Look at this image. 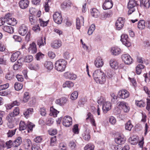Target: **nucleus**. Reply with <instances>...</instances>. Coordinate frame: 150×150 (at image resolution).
I'll list each match as a JSON object with an SVG mask.
<instances>
[{"label": "nucleus", "instance_id": "1", "mask_svg": "<svg viewBox=\"0 0 150 150\" xmlns=\"http://www.w3.org/2000/svg\"><path fill=\"white\" fill-rule=\"evenodd\" d=\"M93 76L97 83L103 84L106 81V77L104 73L100 70H97L93 73Z\"/></svg>", "mask_w": 150, "mask_h": 150}, {"label": "nucleus", "instance_id": "2", "mask_svg": "<svg viewBox=\"0 0 150 150\" xmlns=\"http://www.w3.org/2000/svg\"><path fill=\"white\" fill-rule=\"evenodd\" d=\"M66 62L64 59H60L57 61L55 64V69L59 71H64L66 68Z\"/></svg>", "mask_w": 150, "mask_h": 150}, {"label": "nucleus", "instance_id": "3", "mask_svg": "<svg viewBox=\"0 0 150 150\" xmlns=\"http://www.w3.org/2000/svg\"><path fill=\"white\" fill-rule=\"evenodd\" d=\"M137 3L135 0H130L128 3L127 7L129 9L128 14H131L134 12L136 8Z\"/></svg>", "mask_w": 150, "mask_h": 150}, {"label": "nucleus", "instance_id": "4", "mask_svg": "<svg viewBox=\"0 0 150 150\" xmlns=\"http://www.w3.org/2000/svg\"><path fill=\"white\" fill-rule=\"evenodd\" d=\"M125 18H124L119 17L115 23V26L117 30H120L122 28L125 22Z\"/></svg>", "mask_w": 150, "mask_h": 150}, {"label": "nucleus", "instance_id": "5", "mask_svg": "<svg viewBox=\"0 0 150 150\" xmlns=\"http://www.w3.org/2000/svg\"><path fill=\"white\" fill-rule=\"evenodd\" d=\"M54 21L58 24H60L62 22V18L61 14L58 12H55L53 15Z\"/></svg>", "mask_w": 150, "mask_h": 150}, {"label": "nucleus", "instance_id": "6", "mask_svg": "<svg viewBox=\"0 0 150 150\" xmlns=\"http://www.w3.org/2000/svg\"><path fill=\"white\" fill-rule=\"evenodd\" d=\"M123 61L126 64H130L132 63V59L128 54H123L121 56Z\"/></svg>", "mask_w": 150, "mask_h": 150}, {"label": "nucleus", "instance_id": "7", "mask_svg": "<svg viewBox=\"0 0 150 150\" xmlns=\"http://www.w3.org/2000/svg\"><path fill=\"white\" fill-rule=\"evenodd\" d=\"M118 96L120 98L125 99L129 96V93L126 90L122 89L119 91Z\"/></svg>", "mask_w": 150, "mask_h": 150}, {"label": "nucleus", "instance_id": "8", "mask_svg": "<svg viewBox=\"0 0 150 150\" xmlns=\"http://www.w3.org/2000/svg\"><path fill=\"white\" fill-rule=\"evenodd\" d=\"M62 121L63 125L66 127H69L72 124V118L69 116L64 117Z\"/></svg>", "mask_w": 150, "mask_h": 150}, {"label": "nucleus", "instance_id": "9", "mask_svg": "<svg viewBox=\"0 0 150 150\" xmlns=\"http://www.w3.org/2000/svg\"><path fill=\"white\" fill-rule=\"evenodd\" d=\"M116 143L118 144H124L126 140V138L124 135L122 134H120L115 139Z\"/></svg>", "mask_w": 150, "mask_h": 150}, {"label": "nucleus", "instance_id": "10", "mask_svg": "<svg viewBox=\"0 0 150 150\" xmlns=\"http://www.w3.org/2000/svg\"><path fill=\"white\" fill-rule=\"evenodd\" d=\"M118 105L120 108H122L125 112H127L129 110V108L127 104L124 101L119 102Z\"/></svg>", "mask_w": 150, "mask_h": 150}, {"label": "nucleus", "instance_id": "11", "mask_svg": "<svg viewBox=\"0 0 150 150\" xmlns=\"http://www.w3.org/2000/svg\"><path fill=\"white\" fill-rule=\"evenodd\" d=\"M28 28L25 25L23 24L21 25L18 30L19 34L21 35L24 36L25 35L28 31Z\"/></svg>", "mask_w": 150, "mask_h": 150}, {"label": "nucleus", "instance_id": "12", "mask_svg": "<svg viewBox=\"0 0 150 150\" xmlns=\"http://www.w3.org/2000/svg\"><path fill=\"white\" fill-rule=\"evenodd\" d=\"M113 3L112 0H106L103 5V8L104 10L110 9L113 6Z\"/></svg>", "mask_w": 150, "mask_h": 150}, {"label": "nucleus", "instance_id": "13", "mask_svg": "<svg viewBox=\"0 0 150 150\" xmlns=\"http://www.w3.org/2000/svg\"><path fill=\"white\" fill-rule=\"evenodd\" d=\"M111 104L108 101L105 102L103 105L102 109L104 113H106L111 109Z\"/></svg>", "mask_w": 150, "mask_h": 150}, {"label": "nucleus", "instance_id": "14", "mask_svg": "<svg viewBox=\"0 0 150 150\" xmlns=\"http://www.w3.org/2000/svg\"><path fill=\"white\" fill-rule=\"evenodd\" d=\"M84 22V18L81 16L80 18H77L76 19V29L78 30L80 29L81 25H83Z\"/></svg>", "mask_w": 150, "mask_h": 150}, {"label": "nucleus", "instance_id": "15", "mask_svg": "<svg viewBox=\"0 0 150 150\" xmlns=\"http://www.w3.org/2000/svg\"><path fill=\"white\" fill-rule=\"evenodd\" d=\"M64 76L65 78L71 80H74L76 78V75L69 72L65 73L64 74Z\"/></svg>", "mask_w": 150, "mask_h": 150}, {"label": "nucleus", "instance_id": "16", "mask_svg": "<svg viewBox=\"0 0 150 150\" xmlns=\"http://www.w3.org/2000/svg\"><path fill=\"white\" fill-rule=\"evenodd\" d=\"M94 63L96 67L98 68L102 67L103 64V60L100 57H98L96 58Z\"/></svg>", "mask_w": 150, "mask_h": 150}, {"label": "nucleus", "instance_id": "17", "mask_svg": "<svg viewBox=\"0 0 150 150\" xmlns=\"http://www.w3.org/2000/svg\"><path fill=\"white\" fill-rule=\"evenodd\" d=\"M29 4L28 0H22L19 2L20 6L22 9L26 8L28 6Z\"/></svg>", "mask_w": 150, "mask_h": 150}, {"label": "nucleus", "instance_id": "18", "mask_svg": "<svg viewBox=\"0 0 150 150\" xmlns=\"http://www.w3.org/2000/svg\"><path fill=\"white\" fill-rule=\"evenodd\" d=\"M29 52L31 53H35L36 52L37 48L36 44L34 42H33L31 44H30V47L28 48Z\"/></svg>", "mask_w": 150, "mask_h": 150}, {"label": "nucleus", "instance_id": "19", "mask_svg": "<svg viewBox=\"0 0 150 150\" xmlns=\"http://www.w3.org/2000/svg\"><path fill=\"white\" fill-rule=\"evenodd\" d=\"M88 117L86 118V120L89 119L91 124L95 128H96V125L95 123V121L91 113L89 112L87 114Z\"/></svg>", "mask_w": 150, "mask_h": 150}, {"label": "nucleus", "instance_id": "20", "mask_svg": "<svg viewBox=\"0 0 150 150\" xmlns=\"http://www.w3.org/2000/svg\"><path fill=\"white\" fill-rule=\"evenodd\" d=\"M45 67L48 71L52 70L53 68V65L52 62L50 61L46 62L44 64Z\"/></svg>", "mask_w": 150, "mask_h": 150}, {"label": "nucleus", "instance_id": "21", "mask_svg": "<svg viewBox=\"0 0 150 150\" xmlns=\"http://www.w3.org/2000/svg\"><path fill=\"white\" fill-rule=\"evenodd\" d=\"M20 52L19 51H18L12 54L10 58L11 62H14L16 61L20 55Z\"/></svg>", "mask_w": 150, "mask_h": 150}, {"label": "nucleus", "instance_id": "22", "mask_svg": "<svg viewBox=\"0 0 150 150\" xmlns=\"http://www.w3.org/2000/svg\"><path fill=\"white\" fill-rule=\"evenodd\" d=\"M110 67L113 69H117L118 67V63L114 59H111L110 62Z\"/></svg>", "mask_w": 150, "mask_h": 150}, {"label": "nucleus", "instance_id": "23", "mask_svg": "<svg viewBox=\"0 0 150 150\" xmlns=\"http://www.w3.org/2000/svg\"><path fill=\"white\" fill-rule=\"evenodd\" d=\"M111 52L114 55H117L121 53V50L118 47H114L112 48Z\"/></svg>", "mask_w": 150, "mask_h": 150}, {"label": "nucleus", "instance_id": "24", "mask_svg": "<svg viewBox=\"0 0 150 150\" xmlns=\"http://www.w3.org/2000/svg\"><path fill=\"white\" fill-rule=\"evenodd\" d=\"M21 142V138L20 137H18L13 142V147H15L18 146L20 145Z\"/></svg>", "mask_w": 150, "mask_h": 150}, {"label": "nucleus", "instance_id": "25", "mask_svg": "<svg viewBox=\"0 0 150 150\" xmlns=\"http://www.w3.org/2000/svg\"><path fill=\"white\" fill-rule=\"evenodd\" d=\"M150 5L149 0H142L140 1V6L142 7L149 8Z\"/></svg>", "mask_w": 150, "mask_h": 150}, {"label": "nucleus", "instance_id": "26", "mask_svg": "<svg viewBox=\"0 0 150 150\" xmlns=\"http://www.w3.org/2000/svg\"><path fill=\"white\" fill-rule=\"evenodd\" d=\"M72 5L70 1H64L61 5V8L63 9H65L67 7H71Z\"/></svg>", "mask_w": 150, "mask_h": 150}, {"label": "nucleus", "instance_id": "27", "mask_svg": "<svg viewBox=\"0 0 150 150\" xmlns=\"http://www.w3.org/2000/svg\"><path fill=\"white\" fill-rule=\"evenodd\" d=\"M3 29L5 31L9 33H12L14 32V29L13 27L11 26H3Z\"/></svg>", "mask_w": 150, "mask_h": 150}, {"label": "nucleus", "instance_id": "28", "mask_svg": "<svg viewBox=\"0 0 150 150\" xmlns=\"http://www.w3.org/2000/svg\"><path fill=\"white\" fill-rule=\"evenodd\" d=\"M144 67V66L142 64L137 65L136 68V72L137 74H140L142 72V69Z\"/></svg>", "mask_w": 150, "mask_h": 150}, {"label": "nucleus", "instance_id": "29", "mask_svg": "<svg viewBox=\"0 0 150 150\" xmlns=\"http://www.w3.org/2000/svg\"><path fill=\"white\" fill-rule=\"evenodd\" d=\"M31 142L29 139H27L24 145V148L27 150H29L31 149Z\"/></svg>", "mask_w": 150, "mask_h": 150}, {"label": "nucleus", "instance_id": "30", "mask_svg": "<svg viewBox=\"0 0 150 150\" xmlns=\"http://www.w3.org/2000/svg\"><path fill=\"white\" fill-rule=\"evenodd\" d=\"M83 139L86 141H88L90 139V133L86 130L82 134Z\"/></svg>", "mask_w": 150, "mask_h": 150}, {"label": "nucleus", "instance_id": "31", "mask_svg": "<svg viewBox=\"0 0 150 150\" xmlns=\"http://www.w3.org/2000/svg\"><path fill=\"white\" fill-rule=\"evenodd\" d=\"M22 64L21 62L20 59L18 60L13 66V69L14 70H18L20 69L22 67Z\"/></svg>", "mask_w": 150, "mask_h": 150}, {"label": "nucleus", "instance_id": "32", "mask_svg": "<svg viewBox=\"0 0 150 150\" xmlns=\"http://www.w3.org/2000/svg\"><path fill=\"white\" fill-rule=\"evenodd\" d=\"M91 13L93 17L95 18H97L99 16V11L95 8H93L92 9Z\"/></svg>", "mask_w": 150, "mask_h": 150}, {"label": "nucleus", "instance_id": "33", "mask_svg": "<svg viewBox=\"0 0 150 150\" xmlns=\"http://www.w3.org/2000/svg\"><path fill=\"white\" fill-rule=\"evenodd\" d=\"M59 112L53 108V107H50V115L51 116H53L54 117H56L57 116V114Z\"/></svg>", "mask_w": 150, "mask_h": 150}, {"label": "nucleus", "instance_id": "34", "mask_svg": "<svg viewBox=\"0 0 150 150\" xmlns=\"http://www.w3.org/2000/svg\"><path fill=\"white\" fill-rule=\"evenodd\" d=\"M33 109L32 108H29L26 111H25L23 113V115L24 117L28 118L30 115L32 114L33 112Z\"/></svg>", "mask_w": 150, "mask_h": 150}, {"label": "nucleus", "instance_id": "35", "mask_svg": "<svg viewBox=\"0 0 150 150\" xmlns=\"http://www.w3.org/2000/svg\"><path fill=\"white\" fill-rule=\"evenodd\" d=\"M29 19L31 24L33 25L38 22V19L35 16H30Z\"/></svg>", "mask_w": 150, "mask_h": 150}, {"label": "nucleus", "instance_id": "36", "mask_svg": "<svg viewBox=\"0 0 150 150\" xmlns=\"http://www.w3.org/2000/svg\"><path fill=\"white\" fill-rule=\"evenodd\" d=\"M62 45L61 42L58 40L54 41L51 44V46L54 48H58Z\"/></svg>", "mask_w": 150, "mask_h": 150}, {"label": "nucleus", "instance_id": "37", "mask_svg": "<svg viewBox=\"0 0 150 150\" xmlns=\"http://www.w3.org/2000/svg\"><path fill=\"white\" fill-rule=\"evenodd\" d=\"M145 27V21L143 20H140L138 23V27L140 29H144Z\"/></svg>", "mask_w": 150, "mask_h": 150}, {"label": "nucleus", "instance_id": "38", "mask_svg": "<svg viewBox=\"0 0 150 150\" xmlns=\"http://www.w3.org/2000/svg\"><path fill=\"white\" fill-rule=\"evenodd\" d=\"M46 38L44 37V41L42 38H41L40 39L38 40L37 41V44L39 47L44 46L46 44L45 42Z\"/></svg>", "mask_w": 150, "mask_h": 150}, {"label": "nucleus", "instance_id": "39", "mask_svg": "<svg viewBox=\"0 0 150 150\" xmlns=\"http://www.w3.org/2000/svg\"><path fill=\"white\" fill-rule=\"evenodd\" d=\"M15 118L12 113H10L6 117V120L7 121L15 122Z\"/></svg>", "mask_w": 150, "mask_h": 150}, {"label": "nucleus", "instance_id": "40", "mask_svg": "<svg viewBox=\"0 0 150 150\" xmlns=\"http://www.w3.org/2000/svg\"><path fill=\"white\" fill-rule=\"evenodd\" d=\"M129 140L130 143L132 145H136L137 144L138 142V138L137 137H131L129 139Z\"/></svg>", "mask_w": 150, "mask_h": 150}, {"label": "nucleus", "instance_id": "41", "mask_svg": "<svg viewBox=\"0 0 150 150\" xmlns=\"http://www.w3.org/2000/svg\"><path fill=\"white\" fill-rule=\"evenodd\" d=\"M7 23L11 25H14L16 24L17 21L14 18H8Z\"/></svg>", "mask_w": 150, "mask_h": 150}, {"label": "nucleus", "instance_id": "42", "mask_svg": "<svg viewBox=\"0 0 150 150\" xmlns=\"http://www.w3.org/2000/svg\"><path fill=\"white\" fill-rule=\"evenodd\" d=\"M27 128V125L25 122L23 121H21L19 124V129L20 131L23 130Z\"/></svg>", "mask_w": 150, "mask_h": 150}, {"label": "nucleus", "instance_id": "43", "mask_svg": "<svg viewBox=\"0 0 150 150\" xmlns=\"http://www.w3.org/2000/svg\"><path fill=\"white\" fill-rule=\"evenodd\" d=\"M14 78V75L12 72H8L5 75V78L8 80L10 81Z\"/></svg>", "mask_w": 150, "mask_h": 150}, {"label": "nucleus", "instance_id": "44", "mask_svg": "<svg viewBox=\"0 0 150 150\" xmlns=\"http://www.w3.org/2000/svg\"><path fill=\"white\" fill-rule=\"evenodd\" d=\"M74 84L73 83L70 81H67L63 84V86L64 88L68 87L71 88L74 86Z\"/></svg>", "mask_w": 150, "mask_h": 150}, {"label": "nucleus", "instance_id": "45", "mask_svg": "<svg viewBox=\"0 0 150 150\" xmlns=\"http://www.w3.org/2000/svg\"><path fill=\"white\" fill-rule=\"evenodd\" d=\"M133 126L130 120H129L125 125V128L126 130L130 131L131 130Z\"/></svg>", "mask_w": 150, "mask_h": 150}, {"label": "nucleus", "instance_id": "46", "mask_svg": "<svg viewBox=\"0 0 150 150\" xmlns=\"http://www.w3.org/2000/svg\"><path fill=\"white\" fill-rule=\"evenodd\" d=\"M27 125V131L28 133L32 132L33 127L35 126V125L30 122H28Z\"/></svg>", "mask_w": 150, "mask_h": 150}, {"label": "nucleus", "instance_id": "47", "mask_svg": "<svg viewBox=\"0 0 150 150\" xmlns=\"http://www.w3.org/2000/svg\"><path fill=\"white\" fill-rule=\"evenodd\" d=\"M76 141L74 140L71 141L69 143V146L70 148L72 150H75L76 146Z\"/></svg>", "mask_w": 150, "mask_h": 150}, {"label": "nucleus", "instance_id": "48", "mask_svg": "<svg viewBox=\"0 0 150 150\" xmlns=\"http://www.w3.org/2000/svg\"><path fill=\"white\" fill-rule=\"evenodd\" d=\"M23 85L18 82H16L15 83L14 88L15 89L16 91H19L22 89L23 88Z\"/></svg>", "mask_w": 150, "mask_h": 150}, {"label": "nucleus", "instance_id": "49", "mask_svg": "<svg viewBox=\"0 0 150 150\" xmlns=\"http://www.w3.org/2000/svg\"><path fill=\"white\" fill-rule=\"evenodd\" d=\"M38 22L40 24L41 26L44 27L47 25L48 23V21H45L42 19L39 18L38 19Z\"/></svg>", "mask_w": 150, "mask_h": 150}, {"label": "nucleus", "instance_id": "50", "mask_svg": "<svg viewBox=\"0 0 150 150\" xmlns=\"http://www.w3.org/2000/svg\"><path fill=\"white\" fill-rule=\"evenodd\" d=\"M94 145L91 144H87L84 147V150H94Z\"/></svg>", "mask_w": 150, "mask_h": 150}, {"label": "nucleus", "instance_id": "51", "mask_svg": "<svg viewBox=\"0 0 150 150\" xmlns=\"http://www.w3.org/2000/svg\"><path fill=\"white\" fill-rule=\"evenodd\" d=\"M78 95V92L76 91H74L71 94V98L73 100H75L77 98Z\"/></svg>", "mask_w": 150, "mask_h": 150}, {"label": "nucleus", "instance_id": "52", "mask_svg": "<svg viewBox=\"0 0 150 150\" xmlns=\"http://www.w3.org/2000/svg\"><path fill=\"white\" fill-rule=\"evenodd\" d=\"M33 59V57L31 55H28L26 56L24 59V61L26 62H30Z\"/></svg>", "mask_w": 150, "mask_h": 150}, {"label": "nucleus", "instance_id": "53", "mask_svg": "<svg viewBox=\"0 0 150 150\" xmlns=\"http://www.w3.org/2000/svg\"><path fill=\"white\" fill-rule=\"evenodd\" d=\"M136 104L140 107H143L145 105V103L142 100H136Z\"/></svg>", "mask_w": 150, "mask_h": 150}, {"label": "nucleus", "instance_id": "54", "mask_svg": "<svg viewBox=\"0 0 150 150\" xmlns=\"http://www.w3.org/2000/svg\"><path fill=\"white\" fill-rule=\"evenodd\" d=\"M7 63V59L4 56L0 57V64L6 65Z\"/></svg>", "mask_w": 150, "mask_h": 150}, {"label": "nucleus", "instance_id": "55", "mask_svg": "<svg viewBox=\"0 0 150 150\" xmlns=\"http://www.w3.org/2000/svg\"><path fill=\"white\" fill-rule=\"evenodd\" d=\"M5 144V147L6 146L7 149L10 148L12 147H13V142L11 140L6 142Z\"/></svg>", "mask_w": 150, "mask_h": 150}, {"label": "nucleus", "instance_id": "56", "mask_svg": "<svg viewBox=\"0 0 150 150\" xmlns=\"http://www.w3.org/2000/svg\"><path fill=\"white\" fill-rule=\"evenodd\" d=\"M11 113H12L14 116L18 115L19 113V108L18 107H16L15 108L13 112H11Z\"/></svg>", "mask_w": 150, "mask_h": 150}, {"label": "nucleus", "instance_id": "57", "mask_svg": "<svg viewBox=\"0 0 150 150\" xmlns=\"http://www.w3.org/2000/svg\"><path fill=\"white\" fill-rule=\"evenodd\" d=\"M16 129L14 130H10L7 133L8 136V137H11L15 134Z\"/></svg>", "mask_w": 150, "mask_h": 150}, {"label": "nucleus", "instance_id": "58", "mask_svg": "<svg viewBox=\"0 0 150 150\" xmlns=\"http://www.w3.org/2000/svg\"><path fill=\"white\" fill-rule=\"evenodd\" d=\"M46 1L45 3L44 7L45 11L47 12L48 11L49 9V6L48 3L50 1V0H46Z\"/></svg>", "mask_w": 150, "mask_h": 150}, {"label": "nucleus", "instance_id": "59", "mask_svg": "<svg viewBox=\"0 0 150 150\" xmlns=\"http://www.w3.org/2000/svg\"><path fill=\"white\" fill-rule=\"evenodd\" d=\"M72 131L74 134L79 133L78 125L77 124L74 125L72 129Z\"/></svg>", "mask_w": 150, "mask_h": 150}, {"label": "nucleus", "instance_id": "60", "mask_svg": "<svg viewBox=\"0 0 150 150\" xmlns=\"http://www.w3.org/2000/svg\"><path fill=\"white\" fill-rule=\"evenodd\" d=\"M129 39L128 38V35L126 34H123L121 36V41L122 42H124L127 40Z\"/></svg>", "mask_w": 150, "mask_h": 150}, {"label": "nucleus", "instance_id": "61", "mask_svg": "<svg viewBox=\"0 0 150 150\" xmlns=\"http://www.w3.org/2000/svg\"><path fill=\"white\" fill-rule=\"evenodd\" d=\"M105 98L101 96L100 98L98 100L97 102L99 105H101L102 104H103L105 102Z\"/></svg>", "mask_w": 150, "mask_h": 150}, {"label": "nucleus", "instance_id": "62", "mask_svg": "<svg viewBox=\"0 0 150 150\" xmlns=\"http://www.w3.org/2000/svg\"><path fill=\"white\" fill-rule=\"evenodd\" d=\"M40 146L38 144H37L36 143L34 144L31 146L32 150H40Z\"/></svg>", "mask_w": 150, "mask_h": 150}, {"label": "nucleus", "instance_id": "63", "mask_svg": "<svg viewBox=\"0 0 150 150\" xmlns=\"http://www.w3.org/2000/svg\"><path fill=\"white\" fill-rule=\"evenodd\" d=\"M33 30L35 32H38L40 30V28L38 24L33 26L32 28Z\"/></svg>", "mask_w": 150, "mask_h": 150}, {"label": "nucleus", "instance_id": "64", "mask_svg": "<svg viewBox=\"0 0 150 150\" xmlns=\"http://www.w3.org/2000/svg\"><path fill=\"white\" fill-rule=\"evenodd\" d=\"M9 86V83H8L6 84L0 85V91L6 89Z\"/></svg>", "mask_w": 150, "mask_h": 150}]
</instances>
